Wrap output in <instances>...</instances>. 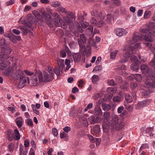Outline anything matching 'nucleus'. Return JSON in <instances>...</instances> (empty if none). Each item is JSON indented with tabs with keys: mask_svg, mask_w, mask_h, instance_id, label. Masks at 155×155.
Masks as SVG:
<instances>
[{
	"mask_svg": "<svg viewBox=\"0 0 155 155\" xmlns=\"http://www.w3.org/2000/svg\"><path fill=\"white\" fill-rule=\"evenodd\" d=\"M154 25V23L150 24L147 29L140 28L139 31L142 33L145 34V36L143 35L142 36V35H141V36H140L137 34H134L132 40L130 41V43L133 44L139 40H142L143 38L146 41L152 42L153 40L151 37L155 36V29L152 28Z\"/></svg>",
	"mask_w": 155,
	"mask_h": 155,
	"instance_id": "1",
	"label": "nucleus"
},
{
	"mask_svg": "<svg viewBox=\"0 0 155 155\" xmlns=\"http://www.w3.org/2000/svg\"><path fill=\"white\" fill-rule=\"evenodd\" d=\"M13 78L19 81V86L21 88H22L26 83V77L23 72L21 70L17 69L14 74L13 75Z\"/></svg>",
	"mask_w": 155,
	"mask_h": 155,
	"instance_id": "2",
	"label": "nucleus"
},
{
	"mask_svg": "<svg viewBox=\"0 0 155 155\" xmlns=\"http://www.w3.org/2000/svg\"><path fill=\"white\" fill-rule=\"evenodd\" d=\"M130 59L133 62L130 67V69L133 71H137L139 69L140 63L138 60L136 56L133 55L130 56Z\"/></svg>",
	"mask_w": 155,
	"mask_h": 155,
	"instance_id": "3",
	"label": "nucleus"
},
{
	"mask_svg": "<svg viewBox=\"0 0 155 155\" xmlns=\"http://www.w3.org/2000/svg\"><path fill=\"white\" fill-rule=\"evenodd\" d=\"M119 117L117 115L113 114L111 116V119L109 122V125L113 128L116 129L119 126Z\"/></svg>",
	"mask_w": 155,
	"mask_h": 155,
	"instance_id": "4",
	"label": "nucleus"
},
{
	"mask_svg": "<svg viewBox=\"0 0 155 155\" xmlns=\"http://www.w3.org/2000/svg\"><path fill=\"white\" fill-rule=\"evenodd\" d=\"M152 101L151 99H147L139 102L135 104V108L137 110H140L149 105L151 103Z\"/></svg>",
	"mask_w": 155,
	"mask_h": 155,
	"instance_id": "5",
	"label": "nucleus"
},
{
	"mask_svg": "<svg viewBox=\"0 0 155 155\" xmlns=\"http://www.w3.org/2000/svg\"><path fill=\"white\" fill-rule=\"evenodd\" d=\"M53 16L54 18L53 21L54 25L57 27L60 26L64 23L63 20L60 18L59 15L56 12H54Z\"/></svg>",
	"mask_w": 155,
	"mask_h": 155,
	"instance_id": "6",
	"label": "nucleus"
},
{
	"mask_svg": "<svg viewBox=\"0 0 155 155\" xmlns=\"http://www.w3.org/2000/svg\"><path fill=\"white\" fill-rule=\"evenodd\" d=\"M80 39H78V42L79 44L80 50L82 51L85 48V45L84 44L86 43V39L84 34H82L80 35Z\"/></svg>",
	"mask_w": 155,
	"mask_h": 155,
	"instance_id": "7",
	"label": "nucleus"
},
{
	"mask_svg": "<svg viewBox=\"0 0 155 155\" xmlns=\"http://www.w3.org/2000/svg\"><path fill=\"white\" fill-rule=\"evenodd\" d=\"M12 51V49L9 47H7L6 48L3 47L1 49V52L2 53H6L8 54H4L1 55V57L4 59H8L9 57V56L8 54L11 53Z\"/></svg>",
	"mask_w": 155,
	"mask_h": 155,
	"instance_id": "8",
	"label": "nucleus"
},
{
	"mask_svg": "<svg viewBox=\"0 0 155 155\" xmlns=\"http://www.w3.org/2000/svg\"><path fill=\"white\" fill-rule=\"evenodd\" d=\"M114 32L117 36L121 37L125 35L127 32L123 28H116L114 30Z\"/></svg>",
	"mask_w": 155,
	"mask_h": 155,
	"instance_id": "9",
	"label": "nucleus"
},
{
	"mask_svg": "<svg viewBox=\"0 0 155 155\" xmlns=\"http://www.w3.org/2000/svg\"><path fill=\"white\" fill-rule=\"evenodd\" d=\"M43 74L44 77L43 82L44 83L49 82L51 80L52 77L53 76L51 75L50 74H49L47 72L45 71L43 72Z\"/></svg>",
	"mask_w": 155,
	"mask_h": 155,
	"instance_id": "10",
	"label": "nucleus"
},
{
	"mask_svg": "<svg viewBox=\"0 0 155 155\" xmlns=\"http://www.w3.org/2000/svg\"><path fill=\"white\" fill-rule=\"evenodd\" d=\"M11 64L9 61H5L0 64V69L1 70H4L7 68Z\"/></svg>",
	"mask_w": 155,
	"mask_h": 155,
	"instance_id": "11",
	"label": "nucleus"
},
{
	"mask_svg": "<svg viewBox=\"0 0 155 155\" xmlns=\"http://www.w3.org/2000/svg\"><path fill=\"white\" fill-rule=\"evenodd\" d=\"M89 121L91 124L98 123L100 121L99 117L97 116H91L88 118Z\"/></svg>",
	"mask_w": 155,
	"mask_h": 155,
	"instance_id": "12",
	"label": "nucleus"
},
{
	"mask_svg": "<svg viewBox=\"0 0 155 155\" xmlns=\"http://www.w3.org/2000/svg\"><path fill=\"white\" fill-rule=\"evenodd\" d=\"M91 14L101 20L103 19L104 18V14H102L101 12L98 11H95L93 12V13H91Z\"/></svg>",
	"mask_w": 155,
	"mask_h": 155,
	"instance_id": "13",
	"label": "nucleus"
},
{
	"mask_svg": "<svg viewBox=\"0 0 155 155\" xmlns=\"http://www.w3.org/2000/svg\"><path fill=\"white\" fill-rule=\"evenodd\" d=\"M27 79L28 80V83L31 86H35L37 84V82L38 81V79L37 78H34L33 79L29 80L28 77L27 78Z\"/></svg>",
	"mask_w": 155,
	"mask_h": 155,
	"instance_id": "14",
	"label": "nucleus"
},
{
	"mask_svg": "<svg viewBox=\"0 0 155 155\" xmlns=\"http://www.w3.org/2000/svg\"><path fill=\"white\" fill-rule=\"evenodd\" d=\"M57 61L59 68L60 69H61V72L63 71V68L65 66L64 64V60L63 59H58Z\"/></svg>",
	"mask_w": 155,
	"mask_h": 155,
	"instance_id": "15",
	"label": "nucleus"
},
{
	"mask_svg": "<svg viewBox=\"0 0 155 155\" xmlns=\"http://www.w3.org/2000/svg\"><path fill=\"white\" fill-rule=\"evenodd\" d=\"M32 13L38 20L42 22L43 21V20L42 16L38 12L34 11L32 12Z\"/></svg>",
	"mask_w": 155,
	"mask_h": 155,
	"instance_id": "16",
	"label": "nucleus"
},
{
	"mask_svg": "<svg viewBox=\"0 0 155 155\" xmlns=\"http://www.w3.org/2000/svg\"><path fill=\"white\" fill-rule=\"evenodd\" d=\"M14 135L13 138L15 140H19L20 138V135L18 130L17 129H15L14 130Z\"/></svg>",
	"mask_w": 155,
	"mask_h": 155,
	"instance_id": "17",
	"label": "nucleus"
},
{
	"mask_svg": "<svg viewBox=\"0 0 155 155\" xmlns=\"http://www.w3.org/2000/svg\"><path fill=\"white\" fill-rule=\"evenodd\" d=\"M13 71V70L12 68H7L4 72V74L5 76L11 75Z\"/></svg>",
	"mask_w": 155,
	"mask_h": 155,
	"instance_id": "18",
	"label": "nucleus"
},
{
	"mask_svg": "<svg viewBox=\"0 0 155 155\" xmlns=\"http://www.w3.org/2000/svg\"><path fill=\"white\" fill-rule=\"evenodd\" d=\"M73 56L75 62L80 61L81 58V55L80 54L74 53L73 55Z\"/></svg>",
	"mask_w": 155,
	"mask_h": 155,
	"instance_id": "19",
	"label": "nucleus"
},
{
	"mask_svg": "<svg viewBox=\"0 0 155 155\" xmlns=\"http://www.w3.org/2000/svg\"><path fill=\"white\" fill-rule=\"evenodd\" d=\"M7 134L8 140L10 141H12L13 139V134L12 131L10 130H8Z\"/></svg>",
	"mask_w": 155,
	"mask_h": 155,
	"instance_id": "20",
	"label": "nucleus"
},
{
	"mask_svg": "<svg viewBox=\"0 0 155 155\" xmlns=\"http://www.w3.org/2000/svg\"><path fill=\"white\" fill-rule=\"evenodd\" d=\"M103 116V119L104 121L109 122L110 117V113L108 112H105L104 113Z\"/></svg>",
	"mask_w": 155,
	"mask_h": 155,
	"instance_id": "21",
	"label": "nucleus"
},
{
	"mask_svg": "<svg viewBox=\"0 0 155 155\" xmlns=\"http://www.w3.org/2000/svg\"><path fill=\"white\" fill-rule=\"evenodd\" d=\"M125 98L127 102L130 103L133 101V98L129 94H126L125 96Z\"/></svg>",
	"mask_w": 155,
	"mask_h": 155,
	"instance_id": "22",
	"label": "nucleus"
},
{
	"mask_svg": "<svg viewBox=\"0 0 155 155\" xmlns=\"http://www.w3.org/2000/svg\"><path fill=\"white\" fill-rule=\"evenodd\" d=\"M117 90V88L116 87H108L107 89V92L112 94L113 95V93H116Z\"/></svg>",
	"mask_w": 155,
	"mask_h": 155,
	"instance_id": "23",
	"label": "nucleus"
},
{
	"mask_svg": "<svg viewBox=\"0 0 155 155\" xmlns=\"http://www.w3.org/2000/svg\"><path fill=\"white\" fill-rule=\"evenodd\" d=\"M103 109L105 111H108L111 108V106L109 104H106L103 103L102 104Z\"/></svg>",
	"mask_w": 155,
	"mask_h": 155,
	"instance_id": "24",
	"label": "nucleus"
},
{
	"mask_svg": "<svg viewBox=\"0 0 155 155\" xmlns=\"http://www.w3.org/2000/svg\"><path fill=\"white\" fill-rule=\"evenodd\" d=\"M135 79L137 81H140L142 79L141 76L140 74H134L132 75Z\"/></svg>",
	"mask_w": 155,
	"mask_h": 155,
	"instance_id": "25",
	"label": "nucleus"
},
{
	"mask_svg": "<svg viewBox=\"0 0 155 155\" xmlns=\"http://www.w3.org/2000/svg\"><path fill=\"white\" fill-rule=\"evenodd\" d=\"M95 110L96 113L97 114L101 115L102 114V112L101 108L98 105L95 106Z\"/></svg>",
	"mask_w": 155,
	"mask_h": 155,
	"instance_id": "26",
	"label": "nucleus"
},
{
	"mask_svg": "<svg viewBox=\"0 0 155 155\" xmlns=\"http://www.w3.org/2000/svg\"><path fill=\"white\" fill-rule=\"evenodd\" d=\"M118 51V50H116L114 51L110 52V58L113 59H115Z\"/></svg>",
	"mask_w": 155,
	"mask_h": 155,
	"instance_id": "27",
	"label": "nucleus"
},
{
	"mask_svg": "<svg viewBox=\"0 0 155 155\" xmlns=\"http://www.w3.org/2000/svg\"><path fill=\"white\" fill-rule=\"evenodd\" d=\"M80 120L82 123L85 124V126H87L88 125V123L85 118L82 117L80 118Z\"/></svg>",
	"mask_w": 155,
	"mask_h": 155,
	"instance_id": "28",
	"label": "nucleus"
},
{
	"mask_svg": "<svg viewBox=\"0 0 155 155\" xmlns=\"http://www.w3.org/2000/svg\"><path fill=\"white\" fill-rule=\"evenodd\" d=\"M9 43L6 41L4 38H2L0 39V45H8Z\"/></svg>",
	"mask_w": 155,
	"mask_h": 155,
	"instance_id": "29",
	"label": "nucleus"
},
{
	"mask_svg": "<svg viewBox=\"0 0 155 155\" xmlns=\"http://www.w3.org/2000/svg\"><path fill=\"white\" fill-rule=\"evenodd\" d=\"M93 131L95 133L97 134L100 131V129L99 126L97 125H95L93 128Z\"/></svg>",
	"mask_w": 155,
	"mask_h": 155,
	"instance_id": "30",
	"label": "nucleus"
},
{
	"mask_svg": "<svg viewBox=\"0 0 155 155\" xmlns=\"http://www.w3.org/2000/svg\"><path fill=\"white\" fill-rule=\"evenodd\" d=\"M140 69L143 72L147 73L149 71V68L146 65H142Z\"/></svg>",
	"mask_w": 155,
	"mask_h": 155,
	"instance_id": "31",
	"label": "nucleus"
},
{
	"mask_svg": "<svg viewBox=\"0 0 155 155\" xmlns=\"http://www.w3.org/2000/svg\"><path fill=\"white\" fill-rule=\"evenodd\" d=\"M121 96H116L113 97V100L115 102H119L121 101Z\"/></svg>",
	"mask_w": 155,
	"mask_h": 155,
	"instance_id": "32",
	"label": "nucleus"
},
{
	"mask_svg": "<svg viewBox=\"0 0 155 155\" xmlns=\"http://www.w3.org/2000/svg\"><path fill=\"white\" fill-rule=\"evenodd\" d=\"M99 80V76L98 75H94L92 77V82L95 83Z\"/></svg>",
	"mask_w": 155,
	"mask_h": 155,
	"instance_id": "33",
	"label": "nucleus"
},
{
	"mask_svg": "<svg viewBox=\"0 0 155 155\" xmlns=\"http://www.w3.org/2000/svg\"><path fill=\"white\" fill-rule=\"evenodd\" d=\"M20 29L23 32V34L24 35H26L27 33L30 31V30L27 28L20 27Z\"/></svg>",
	"mask_w": 155,
	"mask_h": 155,
	"instance_id": "34",
	"label": "nucleus"
},
{
	"mask_svg": "<svg viewBox=\"0 0 155 155\" xmlns=\"http://www.w3.org/2000/svg\"><path fill=\"white\" fill-rule=\"evenodd\" d=\"M15 144L13 143H11L8 146V148L10 152H13L14 150Z\"/></svg>",
	"mask_w": 155,
	"mask_h": 155,
	"instance_id": "35",
	"label": "nucleus"
},
{
	"mask_svg": "<svg viewBox=\"0 0 155 155\" xmlns=\"http://www.w3.org/2000/svg\"><path fill=\"white\" fill-rule=\"evenodd\" d=\"M103 95V94L102 92L97 93L93 96V98L95 100H97L99 97L102 96Z\"/></svg>",
	"mask_w": 155,
	"mask_h": 155,
	"instance_id": "36",
	"label": "nucleus"
},
{
	"mask_svg": "<svg viewBox=\"0 0 155 155\" xmlns=\"http://www.w3.org/2000/svg\"><path fill=\"white\" fill-rule=\"evenodd\" d=\"M45 19L48 21H50L51 20V16L47 13L43 16Z\"/></svg>",
	"mask_w": 155,
	"mask_h": 155,
	"instance_id": "37",
	"label": "nucleus"
},
{
	"mask_svg": "<svg viewBox=\"0 0 155 155\" xmlns=\"http://www.w3.org/2000/svg\"><path fill=\"white\" fill-rule=\"evenodd\" d=\"M78 19L80 21H82L85 18L84 17V16L82 15V14L80 12H78Z\"/></svg>",
	"mask_w": 155,
	"mask_h": 155,
	"instance_id": "38",
	"label": "nucleus"
},
{
	"mask_svg": "<svg viewBox=\"0 0 155 155\" xmlns=\"http://www.w3.org/2000/svg\"><path fill=\"white\" fill-rule=\"evenodd\" d=\"M150 66L152 67L155 70V54L154 55V58L152 60L150 63Z\"/></svg>",
	"mask_w": 155,
	"mask_h": 155,
	"instance_id": "39",
	"label": "nucleus"
},
{
	"mask_svg": "<svg viewBox=\"0 0 155 155\" xmlns=\"http://www.w3.org/2000/svg\"><path fill=\"white\" fill-rule=\"evenodd\" d=\"M58 11L62 13H67V10L66 9L62 7H59L58 8Z\"/></svg>",
	"mask_w": 155,
	"mask_h": 155,
	"instance_id": "40",
	"label": "nucleus"
},
{
	"mask_svg": "<svg viewBox=\"0 0 155 155\" xmlns=\"http://www.w3.org/2000/svg\"><path fill=\"white\" fill-rule=\"evenodd\" d=\"M104 22L103 21H97L96 25L98 27H100L104 25Z\"/></svg>",
	"mask_w": 155,
	"mask_h": 155,
	"instance_id": "41",
	"label": "nucleus"
},
{
	"mask_svg": "<svg viewBox=\"0 0 155 155\" xmlns=\"http://www.w3.org/2000/svg\"><path fill=\"white\" fill-rule=\"evenodd\" d=\"M148 144L147 143L143 144L140 147V150H142L143 149H148L149 148Z\"/></svg>",
	"mask_w": 155,
	"mask_h": 155,
	"instance_id": "42",
	"label": "nucleus"
},
{
	"mask_svg": "<svg viewBox=\"0 0 155 155\" xmlns=\"http://www.w3.org/2000/svg\"><path fill=\"white\" fill-rule=\"evenodd\" d=\"M150 12L149 11H145L144 13V18H148L150 15Z\"/></svg>",
	"mask_w": 155,
	"mask_h": 155,
	"instance_id": "43",
	"label": "nucleus"
},
{
	"mask_svg": "<svg viewBox=\"0 0 155 155\" xmlns=\"http://www.w3.org/2000/svg\"><path fill=\"white\" fill-rule=\"evenodd\" d=\"M60 3L58 1H54L52 2L51 5L54 7H57L60 6Z\"/></svg>",
	"mask_w": 155,
	"mask_h": 155,
	"instance_id": "44",
	"label": "nucleus"
},
{
	"mask_svg": "<svg viewBox=\"0 0 155 155\" xmlns=\"http://www.w3.org/2000/svg\"><path fill=\"white\" fill-rule=\"evenodd\" d=\"M75 110V107H73L70 109V110L69 113V116L70 117L74 115V111Z\"/></svg>",
	"mask_w": 155,
	"mask_h": 155,
	"instance_id": "45",
	"label": "nucleus"
},
{
	"mask_svg": "<svg viewBox=\"0 0 155 155\" xmlns=\"http://www.w3.org/2000/svg\"><path fill=\"white\" fill-rule=\"evenodd\" d=\"M26 123L28 125H29L31 127H33V123L32 121V120L31 119H28L27 120H26Z\"/></svg>",
	"mask_w": 155,
	"mask_h": 155,
	"instance_id": "46",
	"label": "nucleus"
},
{
	"mask_svg": "<svg viewBox=\"0 0 155 155\" xmlns=\"http://www.w3.org/2000/svg\"><path fill=\"white\" fill-rule=\"evenodd\" d=\"M97 21L95 18L94 17H92L90 20V22L93 26L96 25Z\"/></svg>",
	"mask_w": 155,
	"mask_h": 155,
	"instance_id": "47",
	"label": "nucleus"
},
{
	"mask_svg": "<svg viewBox=\"0 0 155 155\" xmlns=\"http://www.w3.org/2000/svg\"><path fill=\"white\" fill-rule=\"evenodd\" d=\"M54 73L57 76H59L60 74V70L58 68H55L54 70Z\"/></svg>",
	"mask_w": 155,
	"mask_h": 155,
	"instance_id": "48",
	"label": "nucleus"
},
{
	"mask_svg": "<svg viewBox=\"0 0 155 155\" xmlns=\"http://www.w3.org/2000/svg\"><path fill=\"white\" fill-rule=\"evenodd\" d=\"M81 24L82 27L84 29L86 28L89 25V23L86 21L83 22Z\"/></svg>",
	"mask_w": 155,
	"mask_h": 155,
	"instance_id": "49",
	"label": "nucleus"
},
{
	"mask_svg": "<svg viewBox=\"0 0 155 155\" xmlns=\"http://www.w3.org/2000/svg\"><path fill=\"white\" fill-rule=\"evenodd\" d=\"M117 82L120 83L122 81V78L120 76H117L115 78Z\"/></svg>",
	"mask_w": 155,
	"mask_h": 155,
	"instance_id": "50",
	"label": "nucleus"
},
{
	"mask_svg": "<svg viewBox=\"0 0 155 155\" xmlns=\"http://www.w3.org/2000/svg\"><path fill=\"white\" fill-rule=\"evenodd\" d=\"M145 86L146 88H149L152 87L153 86V84L152 83H150L147 81L145 83Z\"/></svg>",
	"mask_w": 155,
	"mask_h": 155,
	"instance_id": "51",
	"label": "nucleus"
},
{
	"mask_svg": "<svg viewBox=\"0 0 155 155\" xmlns=\"http://www.w3.org/2000/svg\"><path fill=\"white\" fill-rule=\"evenodd\" d=\"M38 79L39 82H42L44 79H43V74L41 72H40L38 73Z\"/></svg>",
	"mask_w": 155,
	"mask_h": 155,
	"instance_id": "52",
	"label": "nucleus"
},
{
	"mask_svg": "<svg viewBox=\"0 0 155 155\" xmlns=\"http://www.w3.org/2000/svg\"><path fill=\"white\" fill-rule=\"evenodd\" d=\"M112 19V16L111 15L108 14L107 15V18H106V21L108 23L111 22Z\"/></svg>",
	"mask_w": 155,
	"mask_h": 155,
	"instance_id": "53",
	"label": "nucleus"
},
{
	"mask_svg": "<svg viewBox=\"0 0 155 155\" xmlns=\"http://www.w3.org/2000/svg\"><path fill=\"white\" fill-rule=\"evenodd\" d=\"M65 49L61 51V55L62 58H64L66 56V53Z\"/></svg>",
	"mask_w": 155,
	"mask_h": 155,
	"instance_id": "54",
	"label": "nucleus"
},
{
	"mask_svg": "<svg viewBox=\"0 0 155 155\" xmlns=\"http://www.w3.org/2000/svg\"><path fill=\"white\" fill-rule=\"evenodd\" d=\"M48 70L49 74H51V75L53 76L54 75L52 69L50 66H48Z\"/></svg>",
	"mask_w": 155,
	"mask_h": 155,
	"instance_id": "55",
	"label": "nucleus"
},
{
	"mask_svg": "<svg viewBox=\"0 0 155 155\" xmlns=\"http://www.w3.org/2000/svg\"><path fill=\"white\" fill-rule=\"evenodd\" d=\"M143 94L145 98H147L149 96L150 93L148 91H145L143 92Z\"/></svg>",
	"mask_w": 155,
	"mask_h": 155,
	"instance_id": "56",
	"label": "nucleus"
},
{
	"mask_svg": "<svg viewBox=\"0 0 155 155\" xmlns=\"http://www.w3.org/2000/svg\"><path fill=\"white\" fill-rule=\"evenodd\" d=\"M124 107L123 106H120L117 109V112L118 114L121 113L124 110Z\"/></svg>",
	"mask_w": 155,
	"mask_h": 155,
	"instance_id": "57",
	"label": "nucleus"
},
{
	"mask_svg": "<svg viewBox=\"0 0 155 155\" xmlns=\"http://www.w3.org/2000/svg\"><path fill=\"white\" fill-rule=\"evenodd\" d=\"M153 127H147L146 130L145 131L147 133H152L153 131Z\"/></svg>",
	"mask_w": 155,
	"mask_h": 155,
	"instance_id": "58",
	"label": "nucleus"
},
{
	"mask_svg": "<svg viewBox=\"0 0 155 155\" xmlns=\"http://www.w3.org/2000/svg\"><path fill=\"white\" fill-rule=\"evenodd\" d=\"M137 86V83L131 82L130 84V87L132 89H134L136 88Z\"/></svg>",
	"mask_w": 155,
	"mask_h": 155,
	"instance_id": "59",
	"label": "nucleus"
},
{
	"mask_svg": "<svg viewBox=\"0 0 155 155\" xmlns=\"http://www.w3.org/2000/svg\"><path fill=\"white\" fill-rule=\"evenodd\" d=\"M52 132L54 135L57 137L58 135V130L56 128H53L52 129Z\"/></svg>",
	"mask_w": 155,
	"mask_h": 155,
	"instance_id": "60",
	"label": "nucleus"
},
{
	"mask_svg": "<svg viewBox=\"0 0 155 155\" xmlns=\"http://www.w3.org/2000/svg\"><path fill=\"white\" fill-rule=\"evenodd\" d=\"M63 130L65 132L68 133V132L70 131L71 128L70 127L67 126L64 127L63 129Z\"/></svg>",
	"mask_w": 155,
	"mask_h": 155,
	"instance_id": "61",
	"label": "nucleus"
},
{
	"mask_svg": "<svg viewBox=\"0 0 155 155\" xmlns=\"http://www.w3.org/2000/svg\"><path fill=\"white\" fill-rule=\"evenodd\" d=\"M107 82L108 84L110 85L114 86L115 84L114 82L113 79L108 80Z\"/></svg>",
	"mask_w": 155,
	"mask_h": 155,
	"instance_id": "62",
	"label": "nucleus"
},
{
	"mask_svg": "<svg viewBox=\"0 0 155 155\" xmlns=\"http://www.w3.org/2000/svg\"><path fill=\"white\" fill-rule=\"evenodd\" d=\"M87 136L91 142L94 143L95 142V140L93 137L90 134H88Z\"/></svg>",
	"mask_w": 155,
	"mask_h": 155,
	"instance_id": "63",
	"label": "nucleus"
},
{
	"mask_svg": "<svg viewBox=\"0 0 155 155\" xmlns=\"http://www.w3.org/2000/svg\"><path fill=\"white\" fill-rule=\"evenodd\" d=\"M24 72L26 74L29 76H31L34 74L33 72L29 71L27 70H25L24 71Z\"/></svg>",
	"mask_w": 155,
	"mask_h": 155,
	"instance_id": "64",
	"label": "nucleus"
}]
</instances>
